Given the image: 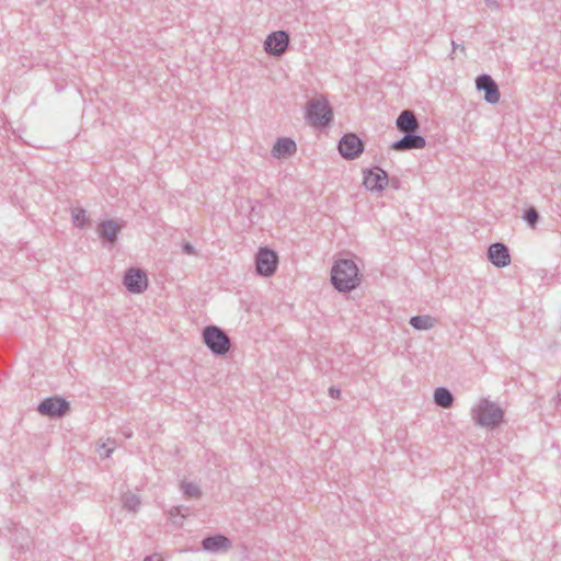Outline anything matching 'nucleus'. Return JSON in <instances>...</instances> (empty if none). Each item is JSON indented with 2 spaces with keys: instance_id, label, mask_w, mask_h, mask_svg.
Returning a JSON list of instances; mask_svg holds the SVG:
<instances>
[{
  "instance_id": "nucleus-2",
  "label": "nucleus",
  "mask_w": 561,
  "mask_h": 561,
  "mask_svg": "<svg viewBox=\"0 0 561 561\" xmlns=\"http://www.w3.org/2000/svg\"><path fill=\"white\" fill-rule=\"evenodd\" d=\"M471 416L476 424L488 427H497L504 419V411L496 403L486 398H482L479 403L471 409Z\"/></svg>"
},
{
  "instance_id": "nucleus-23",
  "label": "nucleus",
  "mask_w": 561,
  "mask_h": 561,
  "mask_svg": "<svg viewBox=\"0 0 561 561\" xmlns=\"http://www.w3.org/2000/svg\"><path fill=\"white\" fill-rule=\"evenodd\" d=\"M181 488L186 497L198 499L202 495L199 488L192 482H183Z\"/></svg>"
},
{
  "instance_id": "nucleus-4",
  "label": "nucleus",
  "mask_w": 561,
  "mask_h": 561,
  "mask_svg": "<svg viewBox=\"0 0 561 561\" xmlns=\"http://www.w3.org/2000/svg\"><path fill=\"white\" fill-rule=\"evenodd\" d=\"M255 272L263 277L273 276L278 267V254L272 248H259L255 254Z\"/></svg>"
},
{
  "instance_id": "nucleus-26",
  "label": "nucleus",
  "mask_w": 561,
  "mask_h": 561,
  "mask_svg": "<svg viewBox=\"0 0 561 561\" xmlns=\"http://www.w3.org/2000/svg\"><path fill=\"white\" fill-rule=\"evenodd\" d=\"M144 561H163V558L159 553H152L145 557Z\"/></svg>"
},
{
  "instance_id": "nucleus-19",
  "label": "nucleus",
  "mask_w": 561,
  "mask_h": 561,
  "mask_svg": "<svg viewBox=\"0 0 561 561\" xmlns=\"http://www.w3.org/2000/svg\"><path fill=\"white\" fill-rule=\"evenodd\" d=\"M409 323L414 328L415 330H430L434 328L436 323V319L433 318L430 314H421V316H414L410 318Z\"/></svg>"
},
{
  "instance_id": "nucleus-10",
  "label": "nucleus",
  "mask_w": 561,
  "mask_h": 561,
  "mask_svg": "<svg viewBox=\"0 0 561 561\" xmlns=\"http://www.w3.org/2000/svg\"><path fill=\"white\" fill-rule=\"evenodd\" d=\"M288 46V35L283 32H274L265 41V49L271 55H282Z\"/></svg>"
},
{
  "instance_id": "nucleus-5",
  "label": "nucleus",
  "mask_w": 561,
  "mask_h": 561,
  "mask_svg": "<svg viewBox=\"0 0 561 561\" xmlns=\"http://www.w3.org/2000/svg\"><path fill=\"white\" fill-rule=\"evenodd\" d=\"M308 117L313 126H325L332 118V111L327 100L314 98L309 102Z\"/></svg>"
},
{
  "instance_id": "nucleus-29",
  "label": "nucleus",
  "mask_w": 561,
  "mask_h": 561,
  "mask_svg": "<svg viewBox=\"0 0 561 561\" xmlns=\"http://www.w3.org/2000/svg\"><path fill=\"white\" fill-rule=\"evenodd\" d=\"M174 512H176L178 514H181V516L183 517L184 515L181 513V507H173L170 512L171 515H174Z\"/></svg>"
},
{
  "instance_id": "nucleus-15",
  "label": "nucleus",
  "mask_w": 561,
  "mask_h": 561,
  "mask_svg": "<svg viewBox=\"0 0 561 561\" xmlns=\"http://www.w3.org/2000/svg\"><path fill=\"white\" fill-rule=\"evenodd\" d=\"M426 145L425 139L417 135H407L401 140L394 142V150L422 149Z\"/></svg>"
},
{
  "instance_id": "nucleus-17",
  "label": "nucleus",
  "mask_w": 561,
  "mask_h": 561,
  "mask_svg": "<svg viewBox=\"0 0 561 561\" xmlns=\"http://www.w3.org/2000/svg\"><path fill=\"white\" fill-rule=\"evenodd\" d=\"M296 151V144L291 139H279L273 147V154L276 158H286Z\"/></svg>"
},
{
  "instance_id": "nucleus-6",
  "label": "nucleus",
  "mask_w": 561,
  "mask_h": 561,
  "mask_svg": "<svg viewBox=\"0 0 561 561\" xmlns=\"http://www.w3.org/2000/svg\"><path fill=\"white\" fill-rule=\"evenodd\" d=\"M123 285L131 294H141L148 287L147 273L139 267H129L124 274Z\"/></svg>"
},
{
  "instance_id": "nucleus-14",
  "label": "nucleus",
  "mask_w": 561,
  "mask_h": 561,
  "mask_svg": "<svg viewBox=\"0 0 561 561\" xmlns=\"http://www.w3.org/2000/svg\"><path fill=\"white\" fill-rule=\"evenodd\" d=\"M477 88L485 91V100L496 103L500 100V92L496 84L489 76H481L477 79Z\"/></svg>"
},
{
  "instance_id": "nucleus-18",
  "label": "nucleus",
  "mask_w": 561,
  "mask_h": 561,
  "mask_svg": "<svg viewBox=\"0 0 561 561\" xmlns=\"http://www.w3.org/2000/svg\"><path fill=\"white\" fill-rule=\"evenodd\" d=\"M434 402L436 405L448 409L454 403V394L445 387H438L434 391Z\"/></svg>"
},
{
  "instance_id": "nucleus-13",
  "label": "nucleus",
  "mask_w": 561,
  "mask_h": 561,
  "mask_svg": "<svg viewBox=\"0 0 561 561\" xmlns=\"http://www.w3.org/2000/svg\"><path fill=\"white\" fill-rule=\"evenodd\" d=\"M488 260L496 267H505L511 264L510 248H488Z\"/></svg>"
},
{
  "instance_id": "nucleus-20",
  "label": "nucleus",
  "mask_w": 561,
  "mask_h": 561,
  "mask_svg": "<svg viewBox=\"0 0 561 561\" xmlns=\"http://www.w3.org/2000/svg\"><path fill=\"white\" fill-rule=\"evenodd\" d=\"M99 230L106 242H114L116 234L119 231V226L116 222L108 220L102 222L99 227Z\"/></svg>"
},
{
  "instance_id": "nucleus-22",
  "label": "nucleus",
  "mask_w": 561,
  "mask_h": 561,
  "mask_svg": "<svg viewBox=\"0 0 561 561\" xmlns=\"http://www.w3.org/2000/svg\"><path fill=\"white\" fill-rule=\"evenodd\" d=\"M72 224L79 228L89 224V216L87 211L80 207H75L71 210Z\"/></svg>"
},
{
  "instance_id": "nucleus-16",
  "label": "nucleus",
  "mask_w": 561,
  "mask_h": 561,
  "mask_svg": "<svg viewBox=\"0 0 561 561\" xmlns=\"http://www.w3.org/2000/svg\"><path fill=\"white\" fill-rule=\"evenodd\" d=\"M397 127L403 133H413L419 124L415 115L411 111H403L397 119Z\"/></svg>"
},
{
  "instance_id": "nucleus-8",
  "label": "nucleus",
  "mask_w": 561,
  "mask_h": 561,
  "mask_svg": "<svg viewBox=\"0 0 561 561\" xmlns=\"http://www.w3.org/2000/svg\"><path fill=\"white\" fill-rule=\"evenodd\" d=\"M364 150V144L355 134H346L339 144V151L341 156L347 160L358 158Z\"/></svg>"
},
{
  "instance_id": "nucleus-21",
  "label": "nucleus",
  "mask_w": 561,
  "mask_h": 561,
  "mask_svg": "<svg viewBox=\"0 0 561 561\" xmlns=\"http://www.w3.org/2000/svg\"><path fill=\"white\" fill-rule=\"evenodd\" d=\"M124 507L129 512H137L140 506V497L134 493H125L122 497Z\"/></svg>"
},
{
  "instance_id": "nucleus-7",
  "label": "nucleus",
  "mask_w": 561,
  "mask_h": 561,
  "mask_svg": "<svg viewBox=\"0 0 561 561\" xmlns=\"http://www.w3.org/2000/svg\"><path fill=\"white\" fill-rule=\"evenodd\" d=\"M70 409L69 402L60 397H49L37 405V412L50 417L64 416Z\"/></svg>"
},
{
  "instance_id": "nucleus-28",
  "label": "nucleus",
  "mask_w": 561,
  "mask_h": 561,
  "mask_svg": "<svg viewBox=\"0 0 561 561\" xmlns=\"http://www.w3.org/2000/svg\"><path fill=\"white\" fill-rule=\"evenodd\" d=\"M123 435L126 437V438H130L131 435H133V432L130 428H124L123 430Z\"/></svg>"
},
{
  "instance_id": "nucleus-25",
  "label": "nucleus",
  "mask_w": 561,
  "mask_h": 561,
  "mask_svg": "<svg viewBox=\"0 0 561 561\" xmlns=\"http://www.w3.org/2000/svg\"><path fill=\"white\" fill-rule=\"evenodd\" d=\"M329 394L333 399H339L340 396H341V390L339 388H335V387H330L329 388Z\"/></svg>"
},
{
  "instance_id": "nucleus-3",
  "label": "nucleus",
  "mask_w": 561,
  "mask_h": 561,
  "mask_svg": "<svg viewBox=\"0 0 561 561\" xmlns=\"http://www.w3.org/2000/svg\"><path fill=\"white\" fill-rule=\"evenodd\" d=\"M203 342L217 356L226 355L231 348V339L227 332L217 325H207L203 330Z\"/></svg>"
},
{
  "instance_id": "nucleus-11",
  "label": "nucleus",
  "mask_w": 561,
  "mask_h": 561,
  "mask_svg": "<svg viewBox=\"0 0 561 561\" xmlns=\"http://www.w3.org/2000/svg\"><path fill=\"white\" fill-rule=\"evenodd\" d=\"M388 183L387 174L381 169L364 171L363 184L370 191L382 190Z\"/></svg>"
},
{
  "instance_id": "nucleus-27",
  "label": "nucleus",
  "mask_w": 561,
  "mask_h": 561,
  "mask_svg": "<svg viewBox=\"0 0 561 561\" xmlns=\"http://www.w3.org/2000/svg\"><path fill=\"white\" fill-rule=\"evenodd\" d=\"M183 251L186 253V254H190V255H193V254H196V248H183Z\"/></svg>"
},
{
  "instance_id": "nucleus-1",
  "label": "nucleus",
  "mask_w": 561,
  "mask_h": 561,
  "mask_svg": "<svg viewBox=\"0 0 561 561\" xmlns=\"http://www.w3.org/2000/svg\"><path fill=\"white\" fill-rule=\"evenodd\" d=\"M331 283L341 293H350L359 285V270L353 259H339L331 268Z\"/></svg>"
},
{
  "instance_id": "nucleus-24",
  "label": "nucleus",
  "mask_w": 561,
  "mask_h": 561,
  "mask_svg": "<svg viewBox=\"0 0 561 561\" xmlns=\"http://www.w3.org/2000/svg\"><path fill=\"white\" fill-rule=\"evenodd\" d=\"M525 219L531 226H534L538 220V214L534 208H530L525 214Z\"/></svg>"
},
{
  "instance_id": "nucleus-12",
  "label": "nucleus",
  "mask_w": 561,
  "mask_h": 561,
  "mask_svg": "<svg viewBox=\"0 0 561 561\" xmlns=\"http://www.w3.org/2000/svg\"><path fill=\"white\" fill-rule=\"evenodd\" d=\"M9 531L11 534V540L13 541L14 548L21 551H25L31 548L33 541L27 529L12 523V527L9 528Z\"/></svg>"
},
{
  "instance_id": "nucleus-9",
  "label": "nucleus",
  "mask_w": 561,
  "mask_h": 561,
  "mask_svg": "<svg viewBox=\"0 0 561 561\" xmlns=\"http://www.w3.org/2000/svg\"><path fill=\"white\" fill-rule=\"evenodd\" d=\"M231 547V540L224 535L208 536L202 540V548L211 553L226 552Z\"/></svg>"
},
{
  "instance_id": "nucleus-30",
  "label": "nucleus",
  "mask_w": 561,
  "mask_h": 561,
  "mask_svg": "<svg viewBox=\"0 0 561 561\" xmlns=\"http://www.w3.org/2000/svg\"><path fill=\"white\" fill-rule=\"evenodd\" d=\"M113 449H114L113 447L112 448H106L105 453H104V457L108 458L111 456V454L113 453Z\"/></svg>"
}]
</instances>
